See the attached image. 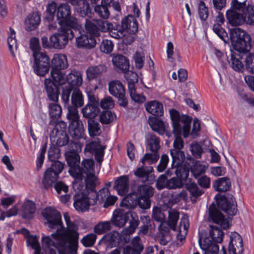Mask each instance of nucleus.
I'll return each instance as SVG.
<instances>
[{"label":"nucleus","mask_w":254,"mask_h":254,"mask_svg":"<svg viewBox=\"0 0 254 254\" xmlns=\"http://www.w3.org/2000/svg\"><path fill=\"white\" fill-rule=\"evenodd\" d=\"M60 237L58 239H52L50 236L42 237V244L48 249L49 254H56L52 247L57 249L59 254H77L79 234L71 232L68 236L63 235Z\"/></svg>","instance_id":"obj_1"},{"label":"nucleus","mask_w":254,"mask_h":254,"mask_svg":"<svg viewBox=\"0 0 254 254\" xmlns=\"http://www.w3.org/2000/svg\"><path fill=\"white\" fill-rule=\"evenodd\" d=\"M42 214L43 217L47 221L48 227L51 229H57L56 232L51 235L52 239H58L59 237L63 235L68 236L71 232L78 233L74 229V224L70 222L68 213L64 214V218L67 226L66 230L64 227L62 222L61 215L57 210L51 207H47L43 210Z\"/></svg>","instance_id":"obj_2"},{"label":"nucleus","mask_w":254,"mask_h":254,"mask_svg":"<svg viewBox=\"0 0 254 254\" xmlns=\"http://www.w3.org/2000/svg\"><path fill=\"white\" fill-rule=\"evenodd\" d=\"M169 114L174 135L183 134L184 138L188 137L190 129L192 118L186 115H181L175 109L169 110Z\"/></svg>","instance_id":"obj_3"},{"label":"nucleus","mask_w":254,"mask_h":254,"mask_svg":"<svg viewBox=\"0 0 254 254\" xmlns=\"http://www.w3.org/2000/svg\"><path fill=\"white\" fill-rule=\"evenodd\" d=\"M232 44L236 51L248 52L251 50V37L243 29L239 27L232 28L230 32Z\"/></svg>","instance_id":"obj_4"},{"label":"nucleus","mask_w":254,"mask_h":254,"mask_svg":"<svg viewBox=\"0 0 254 254\" xmlns=\"http://www.w3.org/2000/svg\"><path fill=\"white\" fill-rule=\"evenodd\" d=\"M77 29H71L70 27L60 26L57 32L51 35L49 38L52 48L63 49L74 37V31Z\"/></svg>","instance_id":"obj_5"},{"label":"nucleus","mask_w":254,"mask_h":254,"mask_svg":"<svg viewBox=\"0 0 254 254\" xmlns=\"http://www.w3.org/2000/svg\"><path fill=\"white\" fill-rule=\"evenodd\" d=\"M70 6L67 3H63L58 6L56 13L58 23L60 26L78 29V23L76 18L72 16Z\"/></svg>","instance_id":"obj_6"},{"label":"nucleus","mask_w":254,"mask_h":254,"mask_svg":"<svg viewBox=\"0 0 254 254\" xmlns=\"http://www.w3.org/2000/svg\"><path fill=\"white\" fill-rule=\"evenodd\" d=\"M146 139L149 149L153 154L146 153L141 158V162L143 164L146 161H148L149 164L155 163L159 157L158 153V151L160 147L159 138L155 135L149 133L147 135Z\"/></svg>","instance_id":"obj_7"},{"label":"nucleus","mask_w":254,"mask_h":254,"mask_svg":"<svg viewBox=\"0 0 254 254\" xmlns=\"http://www.w3.org/2000/svg\"><path fill=\"white\" fill-rule=\"evenodd\" d=\"M74 145V148L72 151H69L66 153L65 158L68 166L70 167L69 173L70 175L77 176L78 173H81L80 169V156L77 151H75V149L77 150L78 148H81V145L78 141H72L70 145Z\"/></svg>","instance_id":"obj_8"},{"label":"nucleus","mask_w":254,"mask_h":254,"mask_svg":"<svg viewBox=\"0 0 254 254\" xmlns=\"http://www.w3.org/2000/svg\"><path fill=\"white\" fill-rule=\"evenodd\" d=\"M34 63L33 68L35 73L39 76H43L50 69V59L44 53L35 52L33 54Z\"/></svg>","instance_id":"obj_9"},{"label":"nucleus","mask_w":254,"mask_h":254,"mask_svg":"<svg viewBox=\"0 0 254 254\" xmlns=\"http://www.w3.org/2000/svg\"><path fill=\"white\" fill-rule=\"evenodd\" d=\"M108 26L107 21L97 19H85V28L87 34L93 36L95 39L100 36L101 31L107 32Z\"/></svg>","instance_id":"obj_10"},{"label":"nucleus","mask_w":254,"mask_h":254,"mask_svg":"<svg viewBox=\"0 0 254 254\" xmlns=\"http://www.w3.org/2000/svg\"><path fill=\"white\" fill-rule=\"evenodd\" d=\"M124 73H125V77L128 82V90L131 99L135 102H144L146 100L145 97L136 92L135 84L137 83L138 81L137 73L128 69Z\"/></svg>","instance_id":"obj_11"},{"label":"nucleus","mask_w":254,"mask_h":254,"mask_svg":"<svg viewBox=\"0 0 254 254\" xmlns=\"http://www.w3.org/2000/svg\"><path fill=\"white\" fill-rule=\"evenodd\" d=\"M154 189L146 184L139 185L136 192L139 197V204L142 209H148L151 206L150 198L154 195Z\"/></svg>","instance_id":"obj_12"},{"label":"nucleus","mask_w":254,"mask_h":254,"mask_svg":"<svg viewBox=\"0 0 254 254\" xmlns=\"http://www.w3.org/2000/svg\"><path fill=\"white\" fill-rule=\"evenodd\" d=\"M109 91L110 94L118 99L120 106L125 107L127 105V100L125 96L126 90L120 81L115 80L109 82Z\"/></svg>","instance_id":"obj_13"},{"label":"nucleus","mask_w":254,"mask_h":254,"mask_svg":"<svg viewBox=\"0 0 254 254\" xmlns=\"http://www.w3.org/2000/svg\"><path fill=\"white\" fill-rule=\"evenodd\" d=\"M66 124L64 122L57 124L52 130L51 136L53 141L56 142V145L59 146H63L69 142V137L65 130Z\"/></svg>","instance_id":"obj_14"},{"label":"nucleus","mask_w":254,"mask_h":254,"mask_svg":"<svg viewBox=\"0 0 254 254\" xmlns=\"http://www.w3.org/2000/svg\"><path fill=\"white\" fill-rule=\"evenodd\" d=\"M217 205L219 208L228 214L233 216L238 211L237 204L235 197L230 195L228 196L223 195L217 200Z\"/></svg>","instance_id":"obj_15"},{"label":"nucleus","mask_w":254,"mask_h":254,"mask_svg":"<svg viewBox=\"0 0 254 254\" xmlns=\"http://www.w3.org/2000/svg\"><path fill=\"white\" fill-rule=\"evenodd\" d=\"M223 254H227L224 247L222 248ZM244 251L243 239L237 232H233L230 235L228 252L229 254H242Z\"/></svg>","instance_id":"obj_16"},{"label":"nucleus","mask_w":254,"mask_h":254,"mask_svg":"<svg viewBox=\"0 0 254 254\" xmlns=\"http://www.w3.org/2000/svg\"><path fill=\"white\" fill-rule=\"evenodd\" d=\"M209 218L214 223L220 225L224 229H227L229 227L228 220L213 204H211L209 207Z\"/></svg>","instance_id":"obj_17"},{"label":"nucleus","mask_w":254,"mask_h":254,"mask_svg":"<svg viewBox=\"0 0 254 254\" xmlns=\"http://www.w3.org/2000/svg\"><path fill=\"white\" fill-rule=\"evenodd\" d=\"M88 194L75 193L73 195V206L77 211L82 212L88 210L89 205V199H92Z\"/></svg>","instance_id":"obj_18"},{"label":"nucleus","mask_w":254,"mask_h":254,"mask_svg":"<svg viewBox=\"0 0 254 254\" xmlns=\"http://www.w3.org/2000/svg\"><path fill=\"white\" fill-rule=\"evenodd\" d=\"M246 52H231V58L228 60V63L232 68L237 72H242L244 69V65L240 59H243V55Z\"/></svg>","instance_id":"obj_19"},{"label":"nucleus","mask_w":254,"mask_h":254,"mask_svg":"<svg viewBox=\"0 0 254 254\" xmlns=\"http://www.w3.org/2000/svg\"><path fill=\"white\" fill-rule=\"evenodd\" d=\"M199 244L201 249L204 251V254H218L219 247L217 244H215L210 240V238L200 237Z\"/></svg>","instance_id":"obj_20"},{"label":"nucleus","mask_w":254,"mask_h":254,"mask_svg":"<svg viewBox=\"0 0 254 254\" xmlns=\"http://www.w3.org/2000/svg\"><path fill=\"white\" fill-rule=\"evenodd\" d=\"M96 40L88 34H82L76 38V45L78 48L91 49L95 47Z\"/></svg>","instance_id":"obj_21"},{"label":"nucleus","mask_w":254,"mask_h":254,"mask_svg":"<svg viewBox=\"0 0 254 254\" xmlns=\"http://www.w3.org/2000/svg\"><path fill=\"white\" fill-rule=\"evenodd\" d=\"M122 27L124 31L130 34H135L138 31V22L136 18L131 15H128L122 20Z\"/></svg>","instance_id":"obj_22"},{"label":"nucleus","mask_w":254,"mask_h":254,"mask_svg":"<svg viewBox=\"0 0 254 254\" xmlns=\"http://www.w3.org/2000/svg\"><path fill=\"white\" fill-rule=\"evenodd\" d=\"M237 10L231 8L228 10L226 13L229 22L233 26L241 25L246 21V17H244L243 13H239Z\"/></svg>","instance_id":"obj_23"},{"label":"nucleus","mask_w":254,"mask_h":254,"mask_svg":"<svg viewBox=\"0 0 254 254\" xmlns=\"http://www.w3.org/2000/svg\"><path fill=\"white\" fill-rule=\"evenodd\" d=\"M139 204V197L136 192H133L125 196L121 202V206L129 209H132Z\"/></svg>","instance_id":"obj_24"},{"label":"nucleus","mask_w":254,"mask_h":254,"mask_svg":"<svg viewBox=\"0 0 254 254\" xmlns=\"http://www.w3.org/2000/svg\"><path fill=\"white\" fill-rule=\"evenodd\" d=\"M44 84L49 99L53 101H57L59 95L58 86L49 78L45 79Z\"/></svg>","instance_id":"obj_25"},{"label":"nucleus","mask_w":254,"mask_h":254,"mask_svg":"<svg viewBox=\"0 0 254 254\" xmlns=\"http://www.w3.org/2000/svg\"><path fill=\"white\" fill-rule=\"evenodd\" d=\"M114 188L120 195H125L129 190V178L125 175L119 177L115 182Z\"/></svg>","instance_id":"obj_26"},{"label":"nucleus","mask_w":254,"mask_h":254,"mask_svg":"<svg viewBox=\"0 0 254 254\" xmlns=\"http://www.w3.org/2000/svg\"><path fill=\"white\" fill-rule=\"evenodd\" d=\"M69 132L71 136L74 139L84 138V129L82 121H78L76 123H69Z\"/></svg>","instance_id":"obj_27"},{"label":"nucleus","mask_w":254,"mask_h":254,"mask_svg":"<svg viewBox=\"0 0 254 254\" xmlns=\"http://www.w3.org/2000/svg\"><path fill=\"white\" fill-rule=\"evenodd\" d=\"M129 214L122 209L115 210L113 213L112 223L119 227H123L128 219Z\"/></svg>","instance_id":"obj_28"},{"label":"nucleus","mask_w":254,"mask_h":254,"mask_svg":"<svg viewBox=\"0 0 254 254\" xmlns=\"http://www.w3.org/2000/svg\"><path fill=\"white\" fill-rule=\"evenodd\" d=\"M41 21L40 15L33 12L28 15L25 20V27L27 31H32L37 28Z\"/></svg>","instance_id":"obj_29"},{"label":"nucleus","mask_w":254,"mask_h":254,"mask_svg":"<svg viewBox=\"0 0 254 254\" xmlns=\"http://www.w3.org/2000/svg\"><path fill=\"white\" fill-rule=\"evenodd\" d=\"M145 109L148 113L155 116L161 117L163 115V105L157 101L154 100L146 103Z\"/></svg>","instance_id":"obj_30"},{"label":"nucleus","mask_w":254,"mask_h":254,"mask_svg":"<svg viewBox=\"0 0 254 254\" xmlns=\"http://www.w3.org/2000/svg\"><path fill=\"white\" fill-rule=\"evenodd\" d=\"M106 70V66L103 64L89 66L86 71L87 78L89 80H92L101 75Z\"/></svg>","instance_id":"obj_31"},{"label":"nucleus","mask_w":254,"mask_h":254,"mask_svg":"<svg viewBox=\"0 0 254 254\" xmlns=\"http://www.w3.org/2000/svg\"><path fill=\"white\" fill-rule=\"evenodd\" d=\"M146 162L142 163V165L136 169L134 172V175L138 178L141 179L143 183L149 181L150 174L153 172V168L151 166L144 167Z\"/></svg>","instance_id":"obj_32"},{"label":"nucleus","mask_w":254,"mask_h":254,"mask_svg":"<svg viewBox=\"0 0 254 254\" xmlns=\"http://www.w3.org/2000/svg\"><path fill=\"white\" fill-rule=\"evenodd\" d=\"M59 178L58 173H55L51 169L48 168L45 172L42 181V184L45 189L52 187Z\"/></svg>","instance_id":"obj_33"},{"label":"nucleus","mask_w":254,"mask_h":254,"mask_svg":"<svg viewBox=\"0 0 254 254\" xmlns=\"http://www.w3.org/2000/svg\"><path fill=\"white\" fill-rule=\"evenodd\" d=\"M52 64V69H64L68 66L66 57L63 54H55Z\"/></svg>","instance_id":"obj_34"},{"label":"nucleus","mask_w":254,"mask_h":254,"mask_svg":"<svg viewBox=\"0 0 254 254\" xmlns=\"http://www.w3.org/2000/svg\"><path fill=\"white\" fill-rule=\"evenodd\" d=\"M72 88L74 87H78L82 83V77L81 73L76 70H72L66 76V82Z\"/></svg>","instance_id":"obj_35"},{"label":"nucleus","mask_w":254,"mask_h":254,"mask_svg":"<svg viewBox=\"0 0 254 254\" xmlns=\"http://www.w3.org/2000/svg\"><path fill=\"white\" fill-rule=\"evenodd\" d=\"M74 178L72 183V187L75 193L88 194L86 192L85 183L82 182L84 177L82 176L81 173H78L77 176L71 175Z\"/></svg>","instance_id":"obj_36"},{"label":"nucleus","mask_w":254,"mask_h":254,"mask_svg":"<svg viewBox=\"0 0 254 254\" xmlns=\"http://www.w3.org/2000/svg\"><path fill=\"white\" fill-rule=\"evenodd\" d=\"M121 240V235L117 231H113L105 235L102 239V241L107 245L112 247L119 244Z\"/></svg>","instance_id":"obj_37"},{"label":"nucleus","mask_w":254,"mask_h":254,"mask_svg":"<svg viewBox=\"0 0 254 254\" xmlns=\"http://www.w3.org/2000/svg\"><path fill=\"white\" fill-rule=\"evenodd\" d=\"M231 187V181L227 178H221L216 180L213 184L214 189L217 191L225 192L229 190Z\"/></svg>","instance_id":"obj_38"},{"label":"nucleus","mask_w":254,"mask_h":254,"mask_svg":"<svg viewBox=\"0 0 254 254\" xmlns=\"http://www.w3.org/2000/svg\"><path fill=\"white\" fill-rule=\"evenodd\" d=\"M148 122L152 130L158 132L159 134L163 135L164 134L166 127L163 121L158 118L153 117L149 119Z\"/></svg>","instance_id":"obj_39"},{"label":"nucleus","mask_w":254,"mask_h":254,"mask_svg":"<svg viewBox=\"0 0 254 254\" xmlns=\"http://www.w3.org/2000/svg\"><path fill=\"white\" fill-rule=\"evenodd\" d=\"M114 65L123 72L129 69V61L125 56L118 55L113 58Z\"/></svg>","instance_id":"obj_40"},{"label":"nucleus","mask_w":254,"mask_h":254,"mask_svg":"<svg viewBox=\"0 0 254 254\" xmlns=\"http://www.w3.org/2000/svg\"><path fill=\"white\" fill-rule=\"evenodd\" d=\"M170 154L172 158V167L174 168L182 166L185 159L184 151L182 150H171Z\"/></svg>","instance_id":"obj_41"},{"label":"nucleus","mask_w":254,"mask_h":254,"mask_svg":"<svg viewBox=\"0 0 254 254\" xmlns=\"http://www.w3.org/2000/svg\"><path fill=\"white\" fill-rule=\"evenodd\" d=\"M99 111V106L87 104L82 109V113L83 117L90 120L96 117L98 115Z\"/></svg>","instance_id":"obj_42"},{"label":"nucleus","mask_w":254,"mask_h":254,"mask_svg":"<svg viewBox=\"0 0 254 254\" xmlns=\"http://www.w3.org/2000/svg\"><path fill=\"white\" fill-rule=\"evenodd\" d=\"M35 203L30 200L25 202L22 206V217L24 219H31L35 212Z\"/></svg>","instance_id":"obj_43"},{"label":"nucleus","mask_w":254,"mask_h":254,"mask_svg":"<svg viewBox=\"0 0 254 254\" xmlns=\"http://www.w3.org/2000/svg\"><path fill=\"white\" fill-rule=\"evenodd\" d=\"M108 24V29L107 32H109L110 35L117 39H120L124 36V30L121 25L115 24L113 25L112 23L107 21Z\"/></svg>","instance_id":"obj_44"},{"label":"nucleus","mask_w":254,"mask_h":254,"mask_svg":"<svg viewBox=\"0 0 254 254\" xmlns=\"http://www.w3.org/2000/svg\"><path fill=\"white\" fill-rule=\"evenodd\" d=\"M94 162L92 159H85L81 162V166H80L82 176L84 175H90L95 174L94 170Z\"/></svg>","instance_id":"obj_45"},{"label":"nucleus","mask_w":254,"mask_h":254,"mask_svg":"<svg viewBox=\"0 0 254 254\" xmlns=\"http://www.w3.org/2000/svg\"><path fill=\"white\" fill-rule=\"evenodd\" d=\"M48 158L49 160H50L52 163L51 165V167L49 168L51 169V170H53L55 173H58V175L59 174L63 171L64 164L58 160H55L54 157V152L53 151H49L48 153Z\"/></svg>","instance_id":"obj_46"},{"label":"nucleus","mask_w":254,"mask_h":254,"mask_svg":"<svg viewBox=\"0 0 254 254\" xmlns=\"http://www.w3.org/2000/svg\"><path fill=\"white\" fill-rule=\"evenodd\" d=\"M88 131L91 137L99 136L102 133V130L99 122L94 119L88 120Z\"/></svg>","instance_id":"obj_47"},{"label":"nucleus","mask_w":254,"mask_h":254,"mask_svg":"<svg viewBox=\"0 0 254 254\" xmlns=\"http://www.w3.org/2000/svg\"><path fill=\"white\" fill-rule=\"evenodd\" d=\"M86 192L89 194H92L95 191V187L98 183V179L95 174L86 175L85 179Z\"/></svg>","instance_id":"obj_48"},{"label":"nucleus","mask_w":254,"mask_h":254,"mask_svg":"<svg viewBox=\"0 0 254 254\" xmlns=\"http://www.w3.org/2000/svg\"><path fill=\"white\" fill-rule=\"evenodd\" d=\"M209 235L212 242L217 244L221 243L224 236L223 232L218 227L210 225Z\"/></svg>","instance_id":"obj_49"},{"label":"nucleus","mask_w":254,"mask_h":254,"mask_svg":"<svg viewBox=\"0 0 254 254\" xmlns=\"http://www.w3.org/2000/svg\"><path fill=\"white\" fill-rule=\"evenodd\" d=\"M186 186L187 189L190 192L191 198L193 197L196 199L204 193V191L200 190L194 182L186 183ZM191 200L195 201L192 198H191Z\"/></svg>","instance_id":"obj_50"},{"label":"nucleus","mask_w":254,"mask_h":254,"mask_svg":"<svg viewBox=\"0 0 254 254\" xmlns=\"http://www.w3.org/2000/svg\"><path fill=\"white\" fill-rule=\"evenodd\" d=\"M62 70L52 68L51 71V75L54 81L59 85H63L66 83V76Z\"/></svg>","instance_id":"obj_51"},{"label":"nucleus","mask_w":254,"mask_h":254,"mask_svg":"<svg viewBox=\"0 0 254 254\" xmlns=\"http://www.w3.org/2000/svg\"><path fill=\"white\" fill-rule=\"evenodd\" d=\"M242 12L246 17L245 22L250 25H254V5L248 4L242 9Z\"/></svg>","instance_id":"obj_52"},{"label":"nucleus","mask_w":254,"mask_h":254,"mask_svg":"<svg viewBox=\"0 0 254 254\" xmlns=\"http://www.w3.org/2000/svg\"><path fill=\"white\" fill-rule=\"evenodd\" d=\"M206 167L202 164L199 161L194 162L190 167V170L193 177L197 179L205 173Z\"/></svg>","instance_id":"obj_53"},{"label":"nucleus","mask_w":254,"mask_h":254,"mask_svg":"<svg viewBox=\"0 0 254 254\" xmlns=\"http://www.w3.org/2000/svg\"><path fill=\"white\" fill-rule=\"evenodd\" d=\"M72 107L76 108L81 107L83 104V98L81 92L78 89H74L71 98Z\"/></svg>","instance_id":"obj_54"},{"label":"nucleus","mask_w":254,"mask_h":254,"mask_svg":"<svg viewBox=\"0 0 254 254\" xmlns=\"http://www.w3.org/2000/svg\"><path fill=\"white\" fill-rule=\"evenodd\" d=\"M179 212L175 209H171L169 211L168 220L166 221L171 224L172 230L177 231V224L179 219Z\"/></svg>","instance_id":"obj_55"},{"label":"nucleus","mask_w":254,"mask_h":254,"mask_svg":"<svg viewBox=\"0 0 254 254\" xmlns=\"http://www.w3.org/2000/svg\"><path fill=\"white\" fill-rule=\"evenodd\" d=\"M57 9L58 6L56 2L54 1L49 2L46 6V19L49 21H53L54 19L55 12L57 11Z\"/></svg>","instance_id":"obj_56"},{"label":"nucleus","mask_w":254,"mask_h":254,"mask_svg":"<svg viewBox=\"0 0 254 254\" xmlns=\"http://www.w3.org/2000/svg\"><path fill=\"white\" fill-rule=\"evenodd\" d=\"M112 223L110 221H103L98 223L94 228V232L98 235L103 234L111 230Z\"/></svg>","instance_id":"obj_57"},{"label":"nucleus","mask_w":254,"mask_h":254,"mask_svg":"<svg viewBox=\"0 0 254 254\" xmlns=\"http://www.w3.org/2000/svg\"><path fill=\"white\" fill-rule=\"evenodd\" d=\"M173 169H175L174 172L177 177L182 181L183 184H186L189 176V169L182 165Z\"/></svg>","instance_id":"obj_58"},{"label":"nucleus","mask_w":254,"mask_h":254,"mask_svg":"<svg viewBox=\"0 0 254 254\" xmlns=\"http://www.w3.org/2000/svg\"><path fill=\"white\" fill-rule=\"evenodd\" d=\"M67 118L69 123H76L78 121H81L79 119V115L77 108L76 107L69 106L68 107V112L67 113Z\"/></svg>","instance_id":"obj_59"},{"label":"nucleus","mask_w":254,"mask_h":254,"mask_svg":"<svg viewBox=\"0 0 254 254\" xmlns=\"http://www.w3.org/2000/svg\"><path fill=\"white\" fill-rule=\"evenodd\" d=\"M110 194L109 190L107 188H103L101 189L98 193L95 190L92 194L93 197L92 198L93 203H95L97 200L100 201H104L106 197Z\"/></svg>","instance_id":"obj_60"},{"label":"nucleus","mask_w":254,"mask_h":254,"mask_svg":"<svg viewBox=\"0 0 254 254\" xmlns=\"http://www.w3.org/2000/svg\"><path fill=\"white\" fill-rule=\"evenodd\" d=\"M94 11L98 16L101 18L107 19L110 16L108 7L103 4H98L95 6Z\"/></svg>","instance_id":"obj_61"},{"label":"nucleus","mask_w":254,"mask_h":254,"mask_svg":"<svg viewBox=\"0 0 254 254\" xmlns=\"http://www.w3.org/2000/svg\"><path fill=\"white\" fill-rule=\"evenodd\" d=\"M77 11L79 13L80 15L82 17H87L91 18L92 13L88 2L84 0V2L82 3V5L78 6L77 8Z\"/></svg>","instance_id":"obj_62"},{"label":"nucleus","mask_w":254,"mask_h":254,"mask_svg":"<svg viewBox=\"0 0 254 254\" xmlns=\"http://www.w3.org/2000/svg\"><path fill=\"white\" fill-rule=\"evenodd\" d=\"M49 115L53 120L59 119L62 114L61 107L56 103H53L49 105Z\"/></svg>","instance_id":"obj_63"},{"label":"nucleus","mask_w":254,"mask_h":254,"mask_svg":"<svg viewBox=\"0 0 254 254\" xmlns=\"http://www.w3.org/2000/svg\"><path fill=\"white\" fill-rule=\"evenodd\" d=\"M97 236L95 234H89L81 240V243L85 247H91L94 245Z\"/></svg>","instance_id":"obj_64"}]
</instances>
